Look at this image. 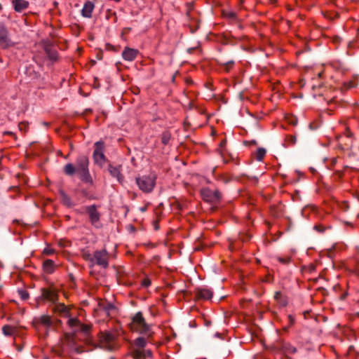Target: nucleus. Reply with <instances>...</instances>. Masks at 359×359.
<instances>
[{"instance_id": "ddd939ff", "label": "nucleus", "mask_w": 359, "mask_h": 359, "mask_svg": "<svg viewBox=\"0 0 359 359\" xmlns=\"http://www.w3.org/2000/svg\"><path fill=\"white\" fill-rule=\"evenodd\" d=\"M137 53V50L127 47L123 50L122 57L125 60L131 62L136 58Z\"/></svg>"}, {"instance_id": "c03bdc74", "label": "nucleus", "mask_w": 359, "mask_h": 359, "mask_svg": "<svg viewBox=\"0 0 359 359\" xmlns=\"http://www.w3.org/2000/svg\"><path fill=\"white\" fill-rule=\"evenodd\" d=\"M107 339H108V340H110V339H110V335H109V334H108V335H107Z\"/></svg>"}, {"instance_id": "6e6552de", "label": "nucleus", "mask_w": 359, "mask_h": 359, "mask_svg": "<svg viewBox=\"0 0 359 359\" xmlns=\"http://www.w3.org/2000/svg\"><path fill=\"white\" fill-rule=\"evenodd\" d=\"M93 158L96 163L102 165L105 161L104 154V144L102 141L96 142L94 144Z\"/></svg>"}, {"instance_id": "f704fd0d", "label": "nucleus", "mask_w": 359, "mask_h": 359, "mask_svg": "<svg viewBox=\"0 0 359 359\" xmlns=\"http://www.w3.org/2000/svg\"><path fill=\"white\" fill-rule=\"evenodd\" d=\"M281 297H282V294L280 292H276V293L274 294L275 299L279 301V300H280Z\"/></svg>"}, {"instance_id": "9d476101", "label": "nucleus", "mask_w": 359, "mask_h": 359, "mask_svg": "<svg viewBox=\"0 0 359 359\" xmlns=\"http://www.w3.org/2000/svg\"><path fill=\"white\" fill-rule=\"evenodd\" d=\"M41 297L44 300L50 302L52 306L57 303L58 300L57 292L53 287L43 288L41 290Z\"/></svg>"}, {"instance_id": "1a4fd4ad", "label": "nucleus", "mask_w": 359, "mask_h": 359, "mask_svg": "<svg viewBox=\"0 0 359 359\" xmlns=\"http://www.w3.org/2000/svg\"><path fill=\"white\" fill-rule=\"evenodd\" d=\"M13 46V42L9 37L8 30L6 26L0 22V46L2 48H7Z\"/></svg>"}, {"instance_id": "c85d7f7f", "label": "nucleus", "mask_w": 359, "mask_h": 359, "mask_svg": "<svg viewBox=\"0 0 359 359\" xmlns=\"http://www.w3.org/2000/svg\"><path fill=\"white\" fill-rule=\"evenodd\" d=\"M278 261L279 262H280L281 264H287L290 262V257H278L277 258Z\"/></svg>"}, {"instance_id": "f8f14e48", "label": "nucleus", "mask_w": 359, "mask_h": 359, "mask_svg": "<svg viewBox=\"0 0 359 359\" xmlns=\"http://www.w3.org/2000/svg\"><path fill=\"white\" fill-rule=\"evenodd\" d=\"M213 292L206 287H198L195 290V297L197 299L209 300L212 298Z\"/></svg>"}, {"instance_id": "79ce46f5", "label": "nucleus", "mask_w": 359, "mask_h": 359, "mask_svg": "<svg viewBox=\"0 0 359 359\" xmlns=\"http://www.w3.org/2000/svg\"><path fill=\"white\" fill-rule=\"evenodd\" d=\"M230 16H231V18H235V14H234L233 13H231L230 14Z\"/></svg>"}, {"instance_id": "393cba45", "label": "nucleus", "mask_w": 359, "mask_h": 359, "mask_svg": "<svg viewBox=\"0 0 359 359\" xmlns=\"http://www.w3.org/2000/svg\"><path fill=\"white\" fill-rule=\"evenodd\" d=\"M133 355L135 359H146L144 350L135 349Z\"/></svg>"}, {"instance_id": "473e14b6", "label": "nucleus", "mask_w": 359, "mask_h": 359, "mask_svg": "<svg viewBox=\"0 0 359 359\" xmlns=\"http://www.w3.org/2000/svg\"><path fill=\"white\" fill-rule=\"evenodd\" d=\"M287 141L290 144H294L296 142V137L294 136H289L287 138Z\"/></svg>"}, {"instance_id": "4468645a", "label": "nucleus", "mask_w": 359, "mask_h": 359, "mask_svg": "<svg viewBox=\"0 0 359 359\" xmlns=\"http://www.w3.org/2000/svg\"><path fill=\"white\" fill-rule=\"evenodd\" d=\"M95 5L90 1H87L81 10V15L84 18H90L92 17V13L94 10Z\"/></svg>"}, {"instance_id": "b1692460", "label": "nucleus", "mask_w": 359, "mask_h": 359, "mask_svg": "<svg viewBox=\"0 0 359 359\" xmlns=\"http://www.w3.org/2000/svg\"><path fill=\"white\" fill-rule=\"evenodd\" d=\"M64 172L66 175H69V176H72L73 175L75 172H76V166H74L73 164L72 163H67V165H65V166L64 167Z\"/></svg>"}, {"instance_id": "5701e85b", "label": "nucleus", "mask_w": 359, "mask_h": 359, "mask_svg": "<svg viewBox=\"0 0 359 359\" xmlns=\"http://www.w3.org/2000/svg\"><path fill=\"white\" fill-rule=\"evenodd\" d=\"M39 323L46 327H50L52 325L51 318L49 316H41L39 319Z\"/></svg>"}, {"instance_id": "a19ab883", "label": "nucleus", "mask_w": 359, "mask_h": 359, "mask_svg": "<svg viewBox=\"0 0 359 359\" xmlns=\"http://www.w3.org/2000/svg\"><path fill=\"white\" fill-rule=\"evenodd\" d=\"M226 144V140H223L220 142V147H224Z\"/></svg>"}, {"instance_id": "f03ea898", "label": "nucleus", "mask_w": 359, "mask_h": 359, "mask_svg": "<svg viewBox=\"0 0 359 359\" xmlns=\"http://www.w3.org/2000/svg\"><path fill=\"white\" fill-rule=\"evenodd\" d=\"M130 326L133 331L137 332L141 334H144L147 336V337L151 336V325L146 323L142 313L140 311L136 313L132 317Z\"/></svg>"}, {"instance_id": "423d86ee", "label": "nucleus", "mask_w": 359, "mask_h": 359, "mask_svg": "<svg viewBox=\"0 0 359 359\" xmlns=\"http://www.w3.org/2000/svg\"><path fill=\"white\" fill-rule=\"evenodd\" d=\"M109 255L105 249L101 250H96L93 257L90 258V262L93 264H97L101 267L105 269L109 265Z\"/></svg>"}, {"instance_id": "4c0bfd02", "label": "nucleus", "mask_w": 359, "mask_h": 359, "mask_svg": "<svg viewBox=\"0 0 359 359\" xmlns=\"http://www.w3.org/2000/svg\"><path fill=\"white\" fill-rule=\"evenodd\" d=\"M84 257L86 259H88L90 262V258L92 257L91 255L90 254H86L84 255Z\"/></svg>"}, {"instance_id": "aec40b11", "label": "nucleus", "mask_w": 359, "mask_h": 359, "mask_svg": "<svg viewBox=\"0 0 359 359\" xmlns=\"http://www.w3.org/2000/svg\"><path fill=\"white\" fill-rule=\"evenodd\" d=\"M147 339L143 337H139L134 341V346L135 349L144 350L147 345Z\"/></svg>"}, {"instance_id": "6ab92c4d", "label": "nucleus", "mask_w": 359, "mask_h": 359, "mask_svg": "<svg viewBox=\"0 0 359 359\" xmlns=\"http://www.w3.org/2000/svg\"><path fill=\"white\" fill-rule=\"evenodd\" d=\"M98 305H99L100 309L101 310H103L104 311H105L108 315L109 314V313L111 311L115 309L114 305L111 302H106V301L100 302Z\"/></svg>"}, {"instance_id": "9b49d317", "label": "nucleus", "mask_w": 359, "mask_h": 359, "mask_svg": "<svg viewBox=\"0 0 359 359\" xmlns=\"http://www.w3.org/2000/svg\"><path fill=\"white\" fill-rule=\"evenodd\" d=\"M52 309L54 313L58 314L60 316L70 318L71 314L69 308L65 304L57 302L52 306Z\"/></svg>"}, {"instance_id": "7ed1b4c3", "label": "nucleus", "mask_w": 359, "mask_h": 359, "mask_svg": "<svg viewBox=\"0 0 359 359\" xmlns=\"http://www.w3.org/2000/svg\"><path fill=\"white\" fill-rule=\"evenodd\" d=\"M88 158L85 155H80L76 162V172L83 181L88 182L90 178L88 171Z\"/></svg>"}, {"instance_id": "f257e3e1", "label": "nucleus", "mask_w": 359, "mask_h": 359, "mask_svg": "<svg viewBox=\"0 0 359 359\" xmlns=\"http://www.w3.org/2000/svg\"><path fill=\"white\" fill-rule=\"evenodd\" d=\"M67 324L72 330V333L65 334V340L70 347H74L76 344L75 334L81 332L83 334H88L90 327L88 325L82 324L77 318H70Z\"/></svg>"}, {"instance_id": "bb28decb", "label": "nucleus", "mask_w": 359, "mask_h": 359, "mask_svg": "<svg viewBox=\"0 0 359 359\" xmlns=\"http://www.w3.org/2000/svg\"><path fill=\"white\" fill-rule=\"evenodd\" d=\"M266 149H264V148H259L257 150V152H256V154H255V157H256V159L259 161H261L264 156H265L266 154Z\"/></svg>"}, {"instance_id": "c756f323", "label": "nucleus", "mask_w": 359, "mask_h": 359, "mask_svg": "<svg viewBox=\"0 0 359 359\" xmlns=\"http://www.w3.org/2000/svg\"><path fill=\"white\" fill-rule=\"evenodd\" d=\"M233 64H234L233 60H229V61L224 62L222 63V65H224L226 71H229V67H232L233 65Z\"/></svg>"}, {"instance_id": "e433bc0d", "label": "nucleus", "mask_w": 359, "mask_h": 359, "mask_svg": "<svg viewBox=\"0 0 359 359\" xmlns=\"http://www.w3.org/2000/svg\"><path fill=\"white\" fill-rule=\"evenodd\" d=\"M19 128H20V130H25L26 125L25 123H22L19 125Z\"/></svg>"}, {"instance_id": "39448f33", "label": "nucleus", "mask_w": 359, "mask_h": 359, "mask_svg": "<svg viewBox=\"0 0 359 359\" xmlns=\"http://www.w3.org/2000/svg\"><path fill=\"white\" fill-rule=\"evenodd\" d=\"M201 193L203 199L212 205L218 203L222 198V194L218 190L213 191L210 188L202 189Z\"/></svg>"}, {"instance_id": "20e7f679", "label": "nucleus", "mask_w": 359, "mask_h": 359, "mask_svg": "<svg viewBox=\"0 0 359 359\" xmlns=\"http://www.w3.org/2000/svg\"><path fill=\"white\" fill-rule=\"evenodd\" d=\"M136 183L144 193L152 191L156 184V176L154 175H143L136 178Z\"/></svg>"}, {"instance_id": "ea45409f", "label": "nucleus", "mask_w": 359, "mask_h": 359, "mask_svg": "<svg viewBox=\"0 0 359 359\" xmlns=\"http://www.w3.org/2000/svg\"><path fill=\"white\" fill-rule=\"evenodd\" d=\"M250 238V236H246V237H245V238H241V239H242V241H248Z\"/></svg>"}, {"instance_id": "a18cd8bd", "label": "nucleus", "mask_w": 359, "mask_h": 359, "mask_svg": "<svg viewBox=\"0 0 359 359\" xmlns=\"http://www.w3.org/2000/svg\"><path fill=\"white\" fill-rule=\"evenodd\" d=\"M2 10V6L1 4H0V11Z\"/></svg>"}, {"instance_id": "f3484780", "label": "nucleus", "mask_w": 359, "mask_h": 359, "mask_svg": "<svg viewBox=\"0 0 359 359\" xmlns=\"http://www.w3.org/2000/svg\"><path fill=\"white\" fill-rule=\"evenodd\" d=\"M109 172L110 175L117 179L119 182H121L123 180V176L121 174L120 167L114 166L112 165H109L108 168Z\"/></svg>"}, {"instance_id": "4be33fe9", "label": "nucleus", "mask_w": 359, "mask_h": 359, "mask_svg": "<svg viewBox=\"0 0 359 359\" xmlns=\"http://www.w3.org/2000/svg\"><path fill=\"white\" fill-rule=\"evenodd\" d=\"M60 194L61 196V201L67 207H72L74 205L71 198L63 191H60Z\"/></svg>"}, {"instance_id": "58836bf2", "label": "nucleus", "mask_w": 359, "mask_h": 359, "mask_svg": "<svg viewBox=\"0 0 359 359\" xmlns=\"http://www.w3.org/2000/svg\"><path fill=\"white\" fill-rule=\"evenodd\" d=\"M288 318H289L290 324H293L294 322V319L291 316H289Z\"/></svg>"}, {"instance_id": "dca6fc26", "label": "nucleus", "mask_w": 359, "mask_h": 359, "mask_svg": "<svg viewBox=\"0 0 359 359\" xmlns=\"http://www.w3.org/2000/svg\"><path fill=\"white\" fill-rule=\"evenodd\" d=\"M44 50L50 60L55 61L57 58V52L56 49L50 44H46Z\"/></svg>"}, {"instance_id": "0eeeda50", "label": "nucleus", "mask_w": 359, "mask_h": 359, "mask_svg": "<svg viewBox=\"0 0 359 359\" xmlns=\"http://www.w3.org/2000/svg\"><path fill=\"white\" fill-rule=\"evenodd\" d=\"M85 211L89 217L91 224L96 228H100L101 214L98 212L97 206L95 205L86 206Z\"/></svg>"}, {"instance_id": "2eb2a0df", "label": "nucleus", "mask_w": 359, "mask_h": 359, "mask_svg": "<svg viewBox=\"0 0 359 359\" xmlns=\"http://www.w3.org/2000/svg\"><path fill=\"white\" fill-rule=\"evenodd\" d=\"M12 4L16 12H22L29 6V2L26 0H12Z\"/></svg>"}, {"instance_id": "2f4dec72", "label": "nucleus", "mask_w": 359, "mask_h": 359, "mask_svg": "<svg viewBox=\"0 0 359 359\" xmlns=\"http://www.w3.org/2000/svg\"><path fill=\"white\" fill-rule=\"evenodd\" d=\"M142 286L147 287L151 285V280L149 278H144L142 282Z\"/></svg>"}, {"instance_id": "cd10ccee", "label": "nucleus", "mask_w": 359, "mask_h": 359, "mask_svg": "<svg viewBox=\"0 0 359 359\" xmlns=\"http://www.w3.org/2000/svg\"><path fill=\"white\" fill-rule=\"evenodd\" d=\"M284 349L287 353H294L297 351V348L290 344H285Z\"/></svg>"}, {"instance_id": "c9c22d12", "label": "nucleus", "mask_w": 359, "mask_h": 359, "mask_svg": "<svg viewBox=\"0 0 359 359\" xmlns=\"http://www.w3.org/2000/svg\"><path fill=\"white\" fill-rule=\"evenodd\" d=\"M144 351L145 353V358H147V357H151L152 356V352L150 350L144 349Z\"/></svg>"}, {"instance_id": "72a5a7b5", "label": "nucleus", "mask_w": 359, "mask_h": 359, "mask_svg": "<svg viewBox=\"0 0 359 359\" xmlns=\"http://www.w3.org/2000/svg\"><path fill=\"white\" fill-rule=\"evenodd\" d=\"M314 229H316L318 232L322 233L324 231L325 228L320 225H316V226H314Z\"/></svg>"}, {"instance_id": "7c9ffc66", "label": "nucleus", "mask_w": 359, "mask_h": 359, "mask_svg": "<svg viewBox=\"0 0 359 359\" xmlns=\"http://www.w3.org/2000/svg\"><path fill=\"white\" fill-rule=\"evenodd\" d=\"M19 294L20 295L21 299L23 300H26L29 298V293L27 291L20 290L19 291Z\"/></svg>"}, {"instance_id": "37998d69", "label": "nucleus", "mask_w": 359, "mask_h": 359, "mask_svg": "<svg viewBox=\"0 0 359 359\" xmlns=\"http://www.w3.org/2000/svg\"><path fill=\"white\" fill-rule=\"evenodd\" d=\"M194 48H189L188 49V52L189 53H191L193 51Z\"/></svg>"}, {"instance_id": "412c9836", "label": "nucleus", "mask_w": 359, "mask_h": 359, "mask_svg": "<svg viewBox=\"0 0 359 359\" xmlns=\"http://www.w3.org/2000/svg\"><path fill=\"white\" fill-rule=\"evenodd\" d=\"M17 327L6 325L2 327V332L6 336H14L17 334Z\"/></svg>"}, {"instance_id": "a878e982", "label": "nucleus", "mask_w": 359, "mask_h": 359, "mask_svg": "<svg viewBox=\"0 0 359 359\" xmlns=\"http://www.w3.org/2000/svg\"><path fill=\"white\" fill-rule=\"evenodd\" d=\"M171 135L169 132L165 131L161 135V142L166 145L169 143L170 140Z\"/></svg>"}, {"instance_id": "a211bd4d", "label": "nucleus", "mask_w": 359, "mask_h": 359, "mask_svg": "<svg viewBox=\"0 0 359 359\" xmlns=\"http://www.w3.org/2000/svg\"><path fill=\"white\" fill-rule=\"evenodd\" d=\"M55 263L51 259H46L43 262V269L46 273H52L55 271Z\"/></svg>"}]
</instances>
